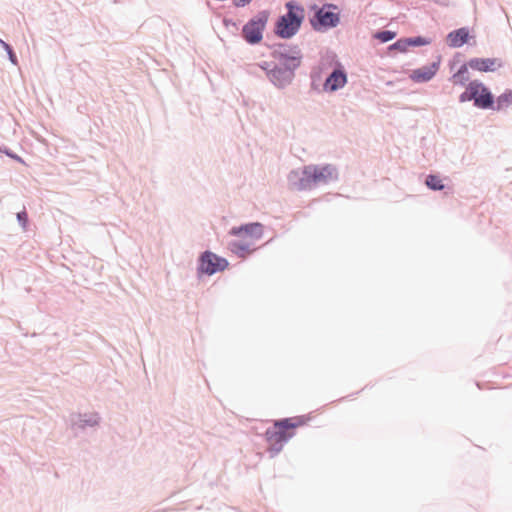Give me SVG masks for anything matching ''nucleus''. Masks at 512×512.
Returning a JSON list of instances; mask_svg holds the SVG:
<instances>
[{
	"label": "nucleus",
	"mask_w": 512,
	"mask_h": 512,
	"mask_svg": "<svg viewBox=\"0 0 512 512\" xmlns=\"http://www.w3.org/2000/svg\"><path fill=\"white\" fill-rule=\"evenodd\" d=\"M230 234L234 235L236 239L228 244L229 249L233 253L245 257L254 251L256 242L262 238L263 227L260 223H251L239 228H232Z\"/></svg>",
	"instance_id": "obj_1"
},
{
	"label": "nucleus",
	"mask_w": 512,
	"mask_h": 512,
	"mask_svg": "<svg viewBox=\"0 0 512 512\" xmlns=\"http://www.w3.org/2000/svg\"><path fill=\"white\" fill-rule=\"evenodd\" d=\"M227 266L228 262L226 259L206 251L201 256L199 269L205 274L212 275L218 271H223Z\"/></svg>",
	"instance_id": "obj_6"
},
{
	"label": "nucleus",
	"mask_w": 512,
	"mask_h": 512,
	"mask_svg": "<svg viewBox=\"0 0 512 512\" xmlns=\"http://www.w3.org/2000/svg\"><path fill=\"white\" fill-rule=\"evenodd\" d=\"M426 185L433 190H441L444 188L441 179L435 175H429L427 177Z\"/></svg>",
	"instance_id": "obj_16"
},
{
	"label": "nucleus",
	"mask_w": 512,
	"mask_h": 512,
	"mask_svg": "<svg viewBox=\"0 0 512 512\" xmlns=\"http://www.w3.org/2000/svg\"><path fill=\"white\" fill-rule=\"evenodd\" d=\"M478 87H479V81H477V80L471 81L468 84L465 92H463L460 95V97H459L460 102H466V101L474 100L475 94L477 92L476 89H478Z\"/></svg>",
	"instance_id": "obj_13"
},
{
	"label": "nucleus",
	"mask_w": 512,
	"mask_h": 512,
	"mask_svg": "<svg viewBox=\"0 0 512 512\" xmlns=\"http://www.w3.org/2000/svg\"><path fill=\"white\" fill-rule=\"evenodd\" d=\"M285 7L287 8V13L278 19L275 33L279 37L287 39L298 32L305 18V10L295 1L287 2Z\"/></svg>",
	"instance_id": "obj_4"
},
{
	"label": "nucleus",
	"mask_w": 512,
	"mask_h": 512,
	"mask_svg": "<svg viewBox=\"0 0 512 512\" xmlns=\"http://www.w3.org/2000/svg\"><path fill=\"white\" fill-rule=\"evenodd\" d=\"M269 18L267 11H261L250 19L242 29L244 39L250 44L259 43Z\"/></svg>",
	"instance_id": "obj_5"
},
{
	"label": "nucleus",
	"mask_w": 512,
	"mask_h": 512,
	"mask_svg": "<svg viewBox=\"0 0 512 512\" xmlns=\"http://www.w3.org/2000/svg\"><path fill=\"white\" fill-rule=\"evenodd\" d=\"M468 63L463 64L459 70L451 77V82L454 85H464L468 80Z\"/></svg>",
	"instance_id": "obj_14"
},
{
	"label": "nucleus",
	"mask_w": 512,
	"mask_h": 512,
	"mask_svg": "<svg viewBox=\"0 0 512 512\" xmlns=\"http://www.w3.org/2000/svg\"><path fill=\"white\" fill-rule=\"evenodd\" d=\"M476 90L477 92L474 97L475 106L482 109L491 108L493 105V96L488 88L485 87L483 83L479 82V87Z\"/></svg>",
	"instance_id": "obj_9"
},
{
	"label": "nucleus",
	"mask_w": 512,
	"mask_h": 512,
	"mask_svg": "<svg viewBox=\"0 0 512 512\" xmlns=\"http://www.w3.org/2000/svg\"><path fill=\"white\" fill-rule=\"evenodd\" d=\"M252 0H234L236 6L243 7L249 4Z\"/></svg>",
	"instance_id": "obj_21"
},
{
	"label": "nucleus",
	"mask_w": 512,
	"mask_h": 512,
	"mask_svg": "<svg viewBox=\"0 0 512 512\" xmlns=\"http://www.w3.org/2000/svg\"><path fill=\"white\" fill-rule=\"evenodd\" d=\"M301 58L300 57H289L285 61V65L287 67L295 68L300 65Z\"/></svg>",
	"instance_id": "obj_18"
},
{
	"label": "nucleus",
	"mask_w": 512,
	"mask_h": 512,
	"mask_svg": "<svg viewBox=\"0 0 512 512\" xmlns=\"http://www.w3.org/2000/svg\"><path fill=\"white\" fill-rule=\"evenodd\" d=\"M375 37L381 42H388L396 37V33L392 31H381L376 33Z\"/></svg>",
	"instance_id": "obj_17"
},
{
	"label": "nucleus",
	"mask_w": 512,
	"mask_h": 512,
	"mask_svg": "<svg viewBox=\"0 0 512 512\" xmlns=\"http://www.w3.org/2000/svg\"><path fill=\"white\" fill-rule=\"evenodd\" d=\"M501 61L497 58H473L468 62L471 69L480 72H493L501 67Z\"/></svg>",
	"instance_id": "obj_7"
},
{
	"label": "nucleus",
	"mask_w": 512,
	"mask_h": 512,
	"mask_svg": "<svg viewBox=\"0 0 512 512\" xmlns=\"http://www.w3.org/2000/svg\"><path fill=\"white\" fill-rule=\"evenodd\" d=\"M408 46L407 40H399L393 45L390 46L391 49H399L400 51H405Z\"/></svg>",
	"instance_id": "obj_19"
},
{
	"label": "nucleus",
	"mask_w": 512,
	"mask_h": 512,
	"mask_svg": "<svg viewBox=\"0 0 512 512\" xmlns=\"http://www.w3.org/2000/svg\"><path fill=\"white\" fill-rule=\"evenodd\" d=\"M512 104V92H505L497 98V109H503Z\"/></svg>",
	"instance_id": "obj_15"
},
{
	"label": "nucleus",
	"mask_w": 512,
	"mask_h": 512,
	"mask_svg": "<svg viewBox=\"0 0 512 512\" xmlns=\"http://www.w3.org/2000/svg\"><path fill=\"white\" fill-rule=\"evenodd\" d=\"M307 423L305 417H292L276 421L272 428L266 431V439L269 445L276 451H280L283 444L295 435V429Z\"/></svg>",
	"instance_id": "obj_3"
},
{
	"label": "nucleus",
	"mask_w": 512,
	"mask_h": 512,
	"mask_svg": "<svg viewBox=\"0 0 512 512\" xmlns=\"http://www.w3.org/2000/svg\"><path fill=\"white\" fill-rule=\"evenodd\" d=\"M437 71L435 64L414 70L410 78L415 82H426L433 78Z\"/></svg>",
	"instance_id": "obj_12"
},
{
	"label": "nucleus",
	"mask_w": 512,
	"mask_h": 512,
	"mask_svg": "<svg viewBox=\"0 0 512 512\" xmlns=\"http://www.w3.org/2000/svg\"><path fill=\"white\" fill-rule=\"evenodd\" d=\"M408 45H421L423 44V41L421 38H415V39H409L407 40Z\"/></svg>",
	"instance_id": "obj_20"
},
{
	"label": "nucleus",
	"mask_w": 512,
	"mask_h": 512,
	"mask_svg": "<svg viewBox=\"0 0 512 512\" xmlns=\"http://www.w3.org/2000/svg\"><path fill=\"white\" fill-rule=\"evenodd\" d=\"M347 77L344 71L334 70L324 83V89L327 91H336L346 84Z\"/></svg>",
	"instance_id": "obj_10"
},
{
	"label": "nucleus",
	"mask_w": 512,
	"mask_h": 512,
	"mask_svg": "<svg viewBox=\"0 0 512 512\" xmlns=\"http://www.w3.org/2000/svg\"><path fill=\"white\" fill-rule=\"evenodd\" d=\"M336 9L333 5H327L322 7L316 13L317 20L321 26L333 27L339 21L338 14L334 11Z\"/></svg>",
	"instance_id": "obj_8"
},
{
	"label": "nucleus",
	"mask_w": 512,
	"mask_h": 512,
	"mask_svg": "<svg viewBox=\"0 0 512 512\" xmlns=\"http://www.w3.org/2000/svg\"><path fill=\"white\" fill-rule=\"evenodd\" d=\"M338 178L337 169L330 165H308L303 168L302 177L298 182H293L296 190H307L313 185L328 184Z\"/></svg>",
	"instance_id": "obj_2"
},
{
	"label": "nucleus",
	"mask_w": 512,
	"mask_h": 512,
	"mask_svg": "<svg viewBox=\"0 0 512 512\" xmlns=\"http://www.w3.org/2000/svg\"><path fill=\"white\" fill-rule=\"evenodd\" d=\"M469 31L467 28H460L450 32L447 36V44L452 48H458L467 43Z\"/></svg>",
	"instance_id": "obj_11"
},
{
	"label": "nucleus",
	"mask_w": 512,
	"mask_h": 512,
	"mask_svg": "<svg viewBox=\"0 0 512 512\" xmlns=\"http://www.w3.org/2000/svg\"><path fill=\"white\" fill-rule=\"evenodd\" d=\"M18 219L23 223V225H25L26 221H27V214L26 212H21V213H18Z\"/></svg>",
	"instance_id": "obj_22"
}]
</instances>
